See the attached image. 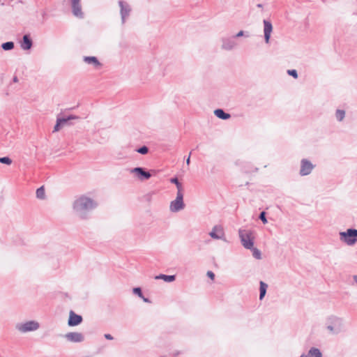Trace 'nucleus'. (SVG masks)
Instances as JSON below:
<instances>
[{
  "mask_svg": "<svg viewBox=\"0 0 357 357\" xmlns=\"http://www.w3.org/2000/svg\"><path fill=\"white\" fill-rule=\"evenodd\" d=\"M252 255L256 259H260L261 258V252L257 248H252Z\"/></svg>",
  "mask_w": 357,
  "mask_h": 357,
  "instance_id": "a878e982",
  "label": "nucleus"
},
{
  "mask_svg": "<svg viewBox=\"0 0 357 357\" xmlns=\"http://www.w3.org/2000/svg\"><path fill=\"white\" fill-rule=\"evenodd\" d=\"M301 357H307V356H301Z\"/></svg>",
  "mask_w": 357,
  "mask_h": 357,
  "instance_id": "58836bf2",
  "label": "nucleus"
},
{
  "mask_svg": "<svg viewBox=\"0 0 357 357\" xmlns=\"http://www.w3.org/2000/svg\"><path fill=\"white\" fill-rule=\"evenodd\" d=\"M287 73L296 79L298 77V74L296 70H289Z\"/></svg>",
  "mask_w": 357,
  "mask_h": 357,
  "instance_id": "bb28decb",
  "label": "nucleus"
},
{
  "mask_svg": "<svg viewBox=\"0 0 357 357\" xmlns=\"http://www.w3.org/2000/svg\"><path fill=\"white\" fill-rule=\"evenodd\" d=\"M344 115H345V112H344V110H341V109L337 110V112H336V118L339 121H342L344 119Z\"/></svg>",
  "mask_w": 357,
  "mask_h": 357,
  "instance_id": "b1692460",
  "label": "nucleus"
},
{
  "mask_svg": "<svg viewBox=\"0 0 357 357\" xmlns=\"http://www.w3.org/2000/svg\"><path fill=\"white\" fill-rule=\"evenodd\" d=\"M267 287L268 286L266 283H264L262 281L260 282V295H259L260 300H261L264 297L266 292Z\"/></svg>",
  "mask_w": 357,
  "mask_h": 357,
  "instance_id": "6ab92c4d",
  "label": "nucleus"
},
{
  "mask_svg": "<svg viewBox=\"0 0 357 357\" xmlns=\"http://www.w3.org/2000/svg\"><path fill=\"white\" fill-rule=\"evenodd\" d=\"M328 329H330L331 331H333V328L331 326H328Z\"/></svg>",
  "mask_w": 357,
  "mask_h": 357,
  "instance_id": "e433bc0d",
  "label": "nucleus"
},
{
  "mask_svg": "<svg viewBox=\"0 0 357 357\" xmlns=\"http://www.w3.org/2000/svg\"><path fill=\"white\" fill-rule=\"evenodd\" d=\"M209 234L214 239H221L224 236L223 229L220 226H215Z\"/></svg>",
  "mask_w": 357,
  "mask_h": 357,
  "instance_id": "9d476101",
  "label": "nucleus"
},
{
  "mask_svg": "<svg viewBox=\"0 0 357 357\" xmlns=\"http://www.w3.org/2000/svg\"><path fill=\"white\" fill-rule=\"evenodd\" d=\"M78 117L77 116H73V115H70L67 118H59L57 119L56 121V123L54 128V132H57L60 130V128L63 126V125L69 120H73V119H77Z\"/></svg>",
  "mask_w": 357,
  "mask_h": 357,
  "instance_id": "1a4fd4ad",
  "label": "nucleus"
},
{
  "mask_svg": "<svg viewBox=\"0 0 357 357\" xmlns=\"http://www.w3.org/2000/svg\"><path fill=\"white\" fill-rule=\"evenodd\" d=\"M0 162L10 165L12 163V160L8 157L0 158Z\"/></svg>",
  "mask_w": 357,
  "mask_h": 357,
  "instance_id": "393cba45",
  "label": "nucleus"
},
{
  "mask_svg": "<svg viewBox=\"0 0 357 357\" xmlns=\"http://www.w3.org/2000/svg\"><path fill=\"white\" fill-rule=\"evenodd\" d=\"M310 357H321V354L317 349H312L309 352Z\"/></svg>",
  "mask_w": 357,
  "mask_h": 357,
  "instance_id": "412c9836",
  "label": "nucleus"
},
{
  "mask_svg": "<svg viewBox=\"0 0 357 357\" xmlns=\"http://www.w3.org/2000/svg\"><path fill=\"white\" fill-rule=\"evenodd\" d=\"M183 192H178L176 198L175 200L172 201L170 204V210L173 212H176L184 207V204L183 202Z\"/></svg>",
  "mask_w": 357,
  "mask_h": 357,
  "instance_id": "20e7f679",
  "label": "nucleus"
},
{
  "mask_svg": "<svg viewBox=\"0 0 357 357\" xmlns=\"http://www.w3.org/2000/svg\"><path fill=\"white\" fill-rule=\"evenodd\" d=\"M243 35V31H239L237 34H236V37H240V36H242Z\"/></svg>",
  "mask_w": 357,
  "mask_h": 357,
  "instance_id": "473e14b6",
  "label": "nucleus"
},
{
  "mask_svg": "<svg viewBox=\"0 0 357 357\" xmlns=\"http://www.w3.org/2000/svg\"><path fill=\"white\" fill-rule=\"evenodd\" d=\"M137 152L142 154H146L148 152V148L146 146H142L137 150Z\"/></svg>",
  "mask_w": 357,
  "mask_h": 357,
  "instance_id": "cd10ccee",
  "label": "nucleus"
},
{
  "mask_svg": "<svg viewBox=\"0 0 357 357\" xmlns=\"http://www.w3.org/2000/svg\"><path fill=\"white\" fill-rule=\"evenodd\" d=\"M240 237L245 248L248 249L252 248L254 236L252 231L247 230L240 231Z\"/></svg>",
  "mask_w": 357,
  "mask_h": 357,
  "instance_id": "7ed1b4c3",
  "label": "nucleus"
},
{
  "mask_svg": "<svg viewBox=\"0 0 357 357\" xmlns=\"http://www.w3.org/2000/svg\"><path fill=\"white\" fill-rule=\"evenodd\" d=\"M214 113L218 118L222 119H227L230 117L229 114L225 113L224 111L220 109L215 110Z\"/></svg>",
  "mask_w": 357,
  "mask_h": 357,
  "instance_id": "f3484780",
  "label": "nucleus"
},
{
  "mask_svg": "<svg viewBox=\"0 0 357 357\" xmlns=\"http://www.w3.org/2000/svg\"><path fill=\"white\" fill-rule=\"evenodd\" d=\"M95 206L96 204L91 199L82 196L75 201L73 208L77 212H82L90 210Z\"/></svg>",
  "mask_w": 357,
  "mask_h": 357,
  "instance_id": "f257e3e1",
  "label": "nucleus"
},
{
  "mask_svg": "<svg viewBox=\"0 0 357 357\" xmlns=\"http://www.w3.org/2000/svg\"><path fill=\"white\" fill-rule=\"evenodd\" d=\"M39 327V324L38 322L34 321H28L23 324H21L17 326V328L20 331L26 333L29 331H36Z\"/></svg>",
  "mask_w": 357,
  "mask_h": 357,
  "instance_id": "39448f33",
  "label": "nucleus"
},
{
  "mask_svg": "<svg viewBox=\"0 0 357 357\" xmlns=\"http://www.w3.org/2000/svg\"><path fill=\"white\" fill-rule=\"evenodd\" d=\"M132 173H135L138 178L141 180L142 179H149L151 177V174L148 172H145L141 167H136L131 170Z\"/></svg>",
  "mask_w": 357,
  "mask_h": 357,
  "instance_id": "9b49d317",
  "label": "nucleus"
},
{
  "mask_svg": "<svg viewBox=\"0 0 357 357\" xmlns=\"http://www.w3.org/2000/svg\"><path fill=\"white\" fill-rule=\"evenodd\" d=\"M105 337L106 339H107V340H112L113 339V337L111 335H109V334H105Z\"/></svg>",
  "mask_w": 357,
  "mask_h": 357,
  "instance_id": "2f4dec72",
  "label": "nucleus"
},
{
  "mask_svg": "<svg viewBox=\"0 0 357 357\" xmlns=\"http://www.w3.org/2000/svg\"><path fill=\"white\" fill-rule=\"evenodd\" d=\"M14 47V43L13 42H7L5 43H3L2 48L5 50H12Z\"/></svg>",
  "mask_w": 357,
  "mask_h": 357,
  "instance_id": "4be33fe9",
  "label": "nucleus"
},
{
  "mask_svg": "<svg viewBox=\"0 0 357 357\" xmlns=\"http://www.w3.org/2000/svg\"><path fill=\"white\" fill-rule=\"evenodd\" d=\"M155 280L162 279L165 282H173L175 280V275H159L155 277Z\"/></svg>",
  "mask_w": 357,
  "mask_h": 357,
  "instance_id": "2eb2a0df",
  "label": "nucleus"
},
{
  "mask_svg": "<svg viewBox=\"0 0 357 357\" xmlns=\"http://www.w3.org/2000/svg\"><path fill=\"white\" fill-rule=\"evenodd\" d=\"M314 166L307 160L303 159L301 160V167L300 173L302 176H306L311 173Z\"/></svg>",
  "mask_w": 357,
  "mask_h": 357,
  "instance_id": "423d86ee",
  "label": "nucleus"
},
{
  "mask_svg": "<svg viewBox=\"0 0 357 357\" xmlns=\"http://www.w3.org/2000/svg\"><path fill=\"white\" fill-rule=\"evenodd\" d=\"M133 291L135 294H137L139 297L142 298V293L140 288H139V287L135 288L133 289Z\"/></svg>",
  "mask_w": 357,
  "mask_h": 357,
  "instance_id": "c85d7f7f",
  "label": "nucleus"
},
{
  "mask_svg": "<svg viewBox=\"0 0 357 357\" xmlns=\"http://www.w3.org/2000/svg\"><path fill=\"white\" fill-rule=\"evenodd\" d=\"M144 301L145 302H147V301H148V300H147L146 298H144Z\"/></svg>",
  "mask_w": 357,
  "mask_h": 357,
  "instance_id": "4c0bfd02",
  "label": "nucleus"
},
{
  "mask_svg": "<svg viewBox=\"0 0 357 357\" xmlns=\"http://www.w3.org/2000/svg\"><path fill=\"white\" fill-rule=\"evenodd\" d=\"M72 7H73V14L77 17H81L82 16V8L80 3H72Z\"/></svg>",
  "mask_w": 357,
  "mask_h": 357,
  "instance_id": "4468645a",
  "label": "nucleus"
},
{
  "mask_svg": "<svg viewBox=\"0 0 357 357\" xmlns=\"http://www.w3.org/2000/svg\"><path fill=\"white\" fill-rule=\"evenodd\" d=\"M354 280L357 283V275L354 276Z\"/></svg>",
  "mask_w": 357,
  "mask_h": 357,
  "instance_id": "c9c22d12",
  "label": "nucleus"
},
{
  "mask_svg": "<svg viewBox=\"0 0 357 357\" xmlns=\"http://www.w3.org/2000/svg\"><path fill=\"white\" fill-rule=\"evenodd\" d=\"M264 38L266 43H269V40L271 38V34L273 30L272 24L270 22L264 20Z\"/></svg>",
  "mask_w": 357,
  "mask_h": 357,
  "instance_id": "f8f14e48",
  "label": "nucleus"
},
{
  "mask_svg": "<svg viewBox=\"0 0 357 357\" xmlns=\"http://www.w3.org/2000/svg\"><path fill=\"white\" fill-rule=\"evenodd\" d=\"M36 197L38 199H43L45 197V192L44 186H41L36 190Z\"/></svg>",
  "mask_w": 357,
  "mask_h": 357,
  "instance_id": "aec40b11",
  "label": "nucleus"
},
{
  "mask_svg": "<svg viewBox=\"0 0 357 357\" xmlns=\"http://www.w3.org/2000/svg\"><path fill=\"white\" fill-rule=\"evenodd\" d=\"M119 6L121 7V13L122 15V18L124 19L125 17L128 14L130 9L127 5H124L123 1H119Z\"/></svg>",
  "mask_w": 357,
  "mask_h": 357,
  "instance_id": "dca6fc26",
  "label": "nucleus"
},
{
  "mask_svg": "<svg viewBox=\"0 0 357 357\" xmlns=\"http://www.w3.org/2000/svg\"><path fill=\"white\" fill-rule=\"evenodd\" d=\"M171 182L173 183H175V185L177 187L178 192H182L183 191L182 185L178 182V179L176 178H172L171 179Z\"/></svg>",
  "mask_w": 357,
  "mask_h": 357,
  "instance_id": "5701e85b",
  "label": "nucleus"
},
{
  "mask_svg": "<svg viewBox=\"0 0 357 357\" xmlns=\"http://www.w3.org/2000/svg\"><path fill=\"white\" fill-rule=\"evenodd\" d=\"M207 275L212 280H214V278H215V274L211 271H208L207 272Z\"/></svg>",
  "mask_w": 357,
  "mask_h": 357,
  "instance_id": "7c9ffc66",
  "label": "nucleus"
},
{
  "mask_svg": "<svg viewBox=\"0 0 357 357\" xmlns=\"http://www.w3.org/2000/svg\"><path fill=\"white\" fill-rule=\"evenodd\" d=\"M190 156H189L186 160V163L188 165L190 164Z\"/></svg>",
  "mask_w": 357,
  "mask_h": 357,
  "instance_id": "f704fd0d",
  "label": "nucleus"
},
{
  "mask_svg": "<svg viewBox=\"0 0 357 357\" xmlns=\"http://www.w3.org/2000/svg\"><path fill=\"white\" fill-rule=\"evenodd\" d=\"M259 218L264 224L267 222L266 218L265 217V212L261 213Z\"/></svg>",
  "mask_w": 357,
  "mask_h": 357,
  "instance_id": "c756f323",
  "label": "nucleus"
},
{
  "mask_svg": "<svg viewBox=\"0 0 357 357\" xmlns=\"http://www.w3.org/2000/svg\"><path fill=\"white\" fill-rule=\"evenodd\" d=\"M340 238L348 245H353L357 241V230L349 229L346 231L341 232Z\"/></svg>",
  "mask_w": 357,
  "mask_h": 357,
  "instance_id": "f03ea898",
  "label": "nucleus"
},
{
  "mask_svg": "<svg viewBox=\"0 0 357 357\" xmlns=\"http://www.w3.org/2000/svg\"><path fill=\"white\" fill-rule=\"evenodd\" d=\"M66 338L73 342H80L83 341L84 337L82 333L77 332H71L66 334Z\"/></svg>",
  "mask_w": 357,
  "mask_h": 357,
  "instance_id": "6e6552de",
  "label": "nucleus"
},
{
  "mask_svg": "<svg viewBox=\"0 0 357 357\" xmlns=\"http://www.w3.org/2000/svg\"><path fill=\"white\" fill-rule=\"evenodd\" d=\"M32 42L28 36L25 35L23 37V41L22 43V48L24 50H29L31 47Z\"/></svg>",
  "mask_w": 357,
  "mask_h": 357,
  "instance_id": "ddd939ff",
  "label": "nucleus"
},
{
  "mask_svg": "<svg viewBox=\"0 0 357 357\" xmlns=\"http://www.w3.org/2000/svg\"><path fill=\"white\" fill-rule=\"evenodd\" d=\"M72 3H80V0H72Z\"/></svg>",
  "mask_w": 357,
  "mask_h": 357,
  "instance_id": "72a5a7b5",
  "label": "nucleus"
},
{
  "mask_svg": "<svg viewBox=\"0 0 357 357\" xmlns=\"http://www.w3.org/2000/svg\"><path fill=\"white\" fill-rule=\"evenodd\" d=\"M82 321V317L80 315L75 314L73 310L69 312V319L68 324L70 326H77Z\"/></svg>",
  "mask_w": 357,
  "mask_h": 357,
  "instance_id": "0eeeda50",
  "label": "nucleus"
},
{
  "mask_svg": "<svg viewBox=\"0 0 357 357\" xmlns=\"http://www.w3.org/2000/svg\"><path fill=\"white\" fill-rule=\"evenodd\" d=\"M84 61L88 63H92L93 64L94 66H99L100 64L99 63V61H98V59H96V57L95 56H89V57H85L84 58Z\"/></svg>",
  "mask_w": 357,
  "mask_h": 357,
  "instance_id": "a211bd4d",
  "label": "nucleus"
}]
</instances>
